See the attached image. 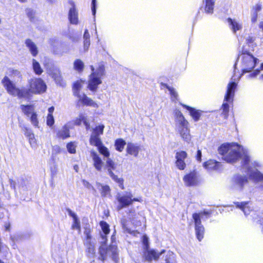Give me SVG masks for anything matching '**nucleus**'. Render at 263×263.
I'll return each instance as SVG.
<instances>
[{
	"instance_id": "38",
	"label": "nucleus",
	"mask_w": 263,
	"mask_h": 263,
	"mask_svg": "<svg viewBox=\"0 0 263 263\" xmlns=\"http://www.w3.org/2000/svg\"><path fill=\"white\" fill-rule=\"evenodd\" d=\"M32 67L33 71L36 74L41 75L43 71L40 63L35 59L32 60Z\"/></svg>"
},
{
	"instance_id": "20",
	"label": "nucleus",
	"mask_w": 263,
	"mask_h": 263,
	"mask_svg": "<svg viewBox=\"0 0 263 263\" xmlns=\"http://www.w3.org/2000/svg\"><path fill=\"white\" fill-rule=\"evenodd\" d=\"M90 157L93 161V165L98 171H101L103 162L99 155L95 151L90 152Z\"/></svg>"
},
{
	"instance_id": "51",
	"label": "nucleus",
	"mask_w": 263,
	"mask_h": 263,
	"mask_svg": "<svg viewBox=\"0 0 263 263\" xmlns=\"http://www.w3.org/2000/svg\"><path fill=\"white\" fill-rule=\"evenodd\" d=\"M26 12L28 16L29 17L30 20L31 21H33V18L34 15L33 11L30 9H27L26 10Z\"/></svg>"
},
{
	"instance_id": "29",
	"label": "nucleus",
	"mask_w": 263,
	"mask_h": 263,
	"mask_svg": "<svg viewBox=\"0 0 263 263\" xmlns=\"http://www.w3.org/2000/svg\"><path fill=\"white\" fill-rule=\"evenodd\" d=\"M140 150V146L133 143H128L126 147L127 153L135 157H137Z\"/></svg>"
},
{
	"instance_id": "40",
	"label": "nucleus",
	"mask_w": 263,
	"mask_h": 263,
	"mask_svg": "<svg viewBox=\"0 0 263 263\" xmlns=\"http://www.w3.org/2000/svg\"><path fill=\"white\" fill-rule=\"evenodd\" d=\"M99 153L103 155L104 157L108 158L110 156L109 152L107 147L101 144L100 145L97 146Z\"/></svg>"
},
{
	"instance_id": "33",
	"label": "nucleus",
	"mask_w": 263,
	"mask_h": 263,
	"mask_svg": "<svg viewBox=\"0 0 263 263\" xmlns=\"http://www.w3.org/2000/svg\"><path fill=\"white\" fill-rule=\"evenodd\" d=\"M21 108L23 112L28 117H30L32 114L35 112L33 105H22Z\"/></svg>"
},
{
	"instance_id": "39",
	"label": "nucleus",
	"mask_w": 263,
	"mask_h": 263,
	"mask_svg": "<svg viewBox=\"0 0 263 263\" xmlns=\"http://www.w3.org/2000/svg\"><path fill=\"white\" fill-rule=\"evenodd\" d=\"M125 144L126 142L124 140L122 139H118L116 140L115 145L117 151L122 152Z\"/></svg>"
},
{
	"instance_id": "13",
	"label": "nucleus",
	"mask_w": 263,
	"mask_h": 263,
	"mask_svg": "<svg viewBox=\"0 0 263 263\" xmlns=\"http://www.w3.org/2000/svg\"><path fill=\"white\" fill-rule=\"evenodd\" d=\"M193 218L195 223V230L196 237L200 241L204 236V228L201 223L200 215L199 213H194Z\"/></svg>"
},
{
	"instance_id": "34",
	"label": "nucleus",
	"mask_w": 263,
	"mask_h": 263,
	"mask_svg": "<svg viewBox=\"0 0 263 263\" xmlns=\"http://www.w3.org/2000/svg\"><path fill=\"white\" fill-rule=\"evenodd\" d=\"M98 189L101 191V196L106 197L110 195V188L108 185L97 183Z\"/></svg>"
},
{
	"instance_id": "22",
	"label": "nucleus",
	"mask_w": 263,
	"mask_h": 263,
	"mask_svg": "<svg viewBox=\"0 0 263 263\" xmlns=\"http://www.w3.org/2000/svg\"><path fill=\"white\" fill-rule=\"evenodd\" d=\"M24 135L28 139L29 144L32 148H35L37 146L36 140L32 131L27 127L24 128Z\"/></svg>"
},
{
	"instance_id": "63",
	"label": "nucleus",
	"mask_w": 263,
	"mask_h": 263,
	"mask_svg": "<svg viewBox=\"0 0 263 263\" xmlns=\"http://www.w3.org/2000/svg\"><path fill=\"white\" fill-rule=\"evenodd\" d=\"M54 111V107H50V108H49L48 109V111H49V114H52V112H53Z\"/></svg>"
},
{
	"instance_id": "41",
	"label": "nucleus",
	"mask_w": 263,
	"mask_h": 263,
	"mask_svg": "<svg viewBox=\"0 0 263 263\" xmlns=\"http://www.w3.org/2000/svg\"><path fill=\"white\" fill-rule=\"evenodd\" d=\"M87 246V250L89 253V256H93L95 254V245L91 243V242H86Z\"/></svg>"
},
{
	"instance_id": "1",
	"label": "nucleus",
	"mask_w": 263,
	"mask_h": 263,
	"mask_svg": "<svg viewBox=\"0 0 263 263\" xmlns=\"http://www.w3.org/2000/svg\"><path fill=\"white\" fill-rule=\"evenodd\" d=\"M218 153L222 157V159L228 163H235L239 159H242L243 167L247 170L249 168H260L262 164L258 161H251L248 150L241 145L236 143H224L218 148Z\"/></svg>"
},
{
	"instance_id": "11",
	"label": "nucleus",
	"mask_w": 263,
	"mask_h": 263,
	"mask_svg": "<svg viewBox=\"0 0 263 263\" xmlns=\"http://www.w3.org/2000/svg\"><path fill=\"white\" fill-rule=\"evenodd\" d=\"M248 183V179L247 176L236 175L232 179L231 189L234 191L240 192L243 190L244 186Z\"/></svg>"
},
{
	"instance_id": "58",
	"label": "nucleus",
	"mask_w": 263,
	"mask_h": 263,
	"mask_svg": "<svg viewBox=\"0 0 263 263\" xmlns=\"http://www.w3.org/2000/svg\"><path fill=\"white\" fill-rule=\"evenodd\" d=\"M9 182L11 189H13L14 190H15L16 186V182L12 179L9 180Z\"/></svg>"
},
{
	"instance_id": "23",
	"label": "nucleus",
	"mask_w": 263,
	"mask_h": 263,
	"mask_svg": "<svg viewBox=\"0 0 263 263\" xmlns=\"http://www.w3.org/2000/svg\"><path fill=\"white\" fill-rule=\"evenodd\" d=\"M228 23L234 33H236L237 31L241 30L242 28V23L236 19L228 18Z\"/></svg>"
},
{
	"instance_id": "28",
	"label": "nucleus",
	"mask_w": 263,
	"mask_h": 263,
	"mask_svg": "<svg viewBox=\"0 0 263 263\" xmlns=\"http://www.w3.org/2000/svg\"><path fill=\"white\" fill-rule=\"evenodd\" d=\"M25 44L32 55L33 57L36 56L39 53V50L36 44L30 39H27L25 41Z\"/></svg>"
},
{
	"instance_id": "19",
	"label": "nucleus",
	"mask_w": 263,
	"mask_h": 263,
	"mask_svg": "<svg viewBox=\"0 0 263 263\" xmlns=\"http://www.w3.org/2000/svg\"><path fill=\"white\" fill-rule=\"evenodd\" d=\"M203 167L208 172L219 171L221 168V164L214 160H209L203 164Z\"/></svg>"
},
{
	"instance_id": "5",
	"label": "nucleus",
	"mask_w": 263,
	"mask_h": 263,
	"mask_svg": "<svg viewBox=\"0 0 263 263\" xmlns=\"http://www.w3.org/2000/svg\"><path fill=\"white\" fill-rule=\"evenodd\" d=\"M2 83L9 95L17 96L19 98L28 97V91L26 89H20L16 87L15 84L7 76L4 77L2 80Z\"/></svg>"
},
{
	"instance_id": "32",
	"label": "nucleus",
	"mask_w": 263,
	"mask_h": 263,
	"mask_svg": "<svg viewBox=\"0 0 263 263\" xmlns=\"http://www.w3.org/2000/svg\"><path fill=\"white\" fill-rule=\"evenodd\" d=\"M52 77L54 79L57 84L62 87L65 86V83L63 81L59 70H55V71L52 74Z\"/></svg>"
},
{
	"instance_id": "18",
	"label": "nucleus",
	"mask_w": 263,
	"mask_h": 263,
	"mask_svg": "<svg viewBox=\"0 0 263 263\" xmlns=\"http://www.w3.org/2000/svg\"><path fill=\"white\" fill-rule=\"evenodd\" d=\"M187 157V154L185 151L177 152L175 158L176 159V165L177 168L180 170H183L186 166L184 160Z\"/></svg>"
},
{
	"instance_id": "49",
	"label": "nucleus",
	"mask_w": 263,
	"mask_h": 263,
	"mask_svg": "<svg viewBox=\"0 0 263 263\" xmlns=\"http://www.w3.org/2000/svg\"><path fill=\"white\" fill-rule=\"evenodd\" d=\"M90 44V40H84L83 48L84 51H86L88 50Z\"/></svg>"
},
{
	"instance_id": "54",
	"label": "nucleus",
	"mask_w": 263,
	"mask_h": 263,
	"mask_svg": "<svg viewBox=\"0 0 263 263\" xmlns=\"http://www.w3.org/2000/svg\"><path fill=\"white\" fill-rule=\"evenodd\" d=\"M67 211L68 212V214L69 215V216L71 217L73 219H74L77 218H78V216L77 215H76V213H74L72 211H71L70 209H67Z\"/></svg>"
},
{
	"instance_id": "4",
	"label": "nucleus",
	"mask_w": 263,
	"mask_h": 263,
	"mask_svg": "<svg viewBox=\"0 0 263 263\" xmlns=\"http://www.w3.org/2000/svg\"><path fill=\"white\" fill-rule=\"evenodd\" d=\"M91 73L89 76L88 81V88L92 91H96L98 86L102 83V78L105 74V68L104 65L100 63L95 68L90 65Z\"/></svg>"
},
{
	"instance_id": "9",
	"label": "nucleus",
	"mask_w": 263,
	"mask_h": 263,
	"mask_svg": "<svg viewBox=\"0 0 263 263\" xmlns=\"http://www.w3.org/2000/svg\"><path fill=\"white\" fill-rule=\"evenodd\" d=\"M28 96L31 93L41 94L45 92L47 86L41 78H32L28 81Z\"/></svg>"
},
{
	"instance_id": "25",
	"label": "nucleus",
	"mask_w": 263,
	"mask_h": 263,
	"mask_svg": "<svg viewBox=\"0 0 263 263\" xmlns=\"http://www.w3.org/2000/svg\"><path fill=\"white\" fill-rule=\"evenodd\" d=\"M215 3V0H203L202 4L204 12L207 14H212L214 11Z\"/></svg>"
},
{
	"instance_id": "14",
	"label": "nucleus",
	"mask_w": 263,
	"mask_h": 263,
	"mask_svg": "<svg viewBox=\"0 0 263 263\" xmlns=\"http://www.w3.org/2000/svg\"><path fill=\"white\" fill-rule=\"evenodd\" d=\"M116 167L115 162L111 159L109 158V157L107 158L106 161L105 168L107 171L108 174L115 181L118 183L119 186L123 189V180L122 178H118V177L115 175L112 172V170H115Z\"/></svg>"
},
{
	"instance_id": "62",
	"label": "nucleus",
	"mask_w": 263,
	"mask_h": 263,
	"mask_svg": "<svg viewBox=\"0 0 263 263\" xmlns=\"http://www.w3.org/2000/svg\"><path fill=\"white\" fill-rule=\"evenodd\" d=\"M255 12L257 13V12L261 10V6L260 4H257L255 7Z\"/></svg>"
},
{
	"instance_id": "12",
	"label": "nucleus",
	"mask_w": 263,
	"mask_h": 263,
	"mask_svg": "<svg viewBox=\"0 0 263 263\" xmlns=\"http://www.w3.org/2000/svg\"><path fill=\"white\" fill-rule=\"evenodd\" d=\"M104 126L100 125L96 126L91 133L90 137L89 142L91 145L98 146L102 144L100 136L103 133Z\"/></svg>"
},
{
	"instance_id": "50",
	"label": "nucleus",
	"mask_w": 263,
	"mask_h": 263,
	"mask_svg": "<svg viewBox=\"0 0 263 263\" xmlns=\"http://www.w3.org/2000/svg\"><path fill=\"white\" fill-rule=\"evenodd\" d=\"M4 228L5 230L6 231H10V227H11V224L9 220H7L4 223Z\"/></svg>"
},
{
	"instance_id": "45",
	"label": "nucleus",
	"mask_w": 263,
	"mask_h": 263,
	"mask_svg": "<svg viewBox=\"0 0 263 263\" xmlns=\"http://www.w3.org/2000/svg\"><path fill=\"white\" fill-rule=\"evenodd\" d=\"M254 40L255 38L253 36L249 35L246 37L245 43L248 45V46L253 47L254 44Z\"/></svg>"
},
{
	"instance_id": "60",
	"label": "nucleus",
	"mask_w": 263,
	"mask_h": 263,
	"mask_svg": "<svg viewBox=\"0 0 263 263\" xmlns=\"http://www.w3.org/2000/svg\"><path fill=\"white\" fill-rule=\"evenodd\" d=\"M83 185L88 189H93V186L87 181H83Z\"/></svg>"
},
{
	"instance_id": "7",
	"label": "nucleus",
	"mask_w": 263,
	"mask_h": 263,
	"mask_svg": "<svg viewBox=\"0 0 263 263\" xmlns=\"http://www.w3.org/2000/svg\"><path fill=\"white\" fill-rule=\"evenodd\" d=\"M237 85V82L233 81H231L228 85L227 93L224 99V101L226 102L223 103L221 107V115L224 119H227L228 117L229 112V105L228 103H231L233 101Z\"/></svg>"
},
{
	"instance_id": "2",
	"label": "nucleus",
	"mask_w": 263,
	"mask_h": 263,
	"mask_svg": "<svg viewBox=\"0 0 263 263\" xmlns=\"http://www.w3.org/2000/svg\"><path fill=\"white\" fill-rule=\"evenodd\" d=\"M258 62L259 59L250 52L246 46H243L234 64V73L231 78V81H238L241 76L246 73H249L246 76L247 79L256 78L259 74L260 69H254Z\"/></svg>"
},
{
	"instance_id": "43",
	"label": "nucleus",
	"mask_w": 263,
	"mask_h": 263,
	"mask_svg": "<svg viewBox=\"0 0 263 263\" xmlns=\"http://www.w3.org/2000/svg\"><path fill=\"white\" fill-rule=\"evenodd\" d=\"M67 149L68 152L70 154H75L76 153V145L74 142H70L67 144Z\"/></svg>"
},
{
	"instance_id": "27",
	"label": "nucleus",
	"mask_w": 263,
	"mask_h": 263,
	"mask_svg": "<svg viewBox=\"0 0 263 263\" xmlns=\"http://www.w3.org/2000/svg\"><path fill=\"white\" fill-rule=\"evenodd\" d=\"M100 225L103 232V233L101 234V237L103 240L102 242L105 243L107 240L106 235L108 234L110 232L109 226L106 222L104 221H101L100 222Z\"/></svg>"
},
{
	"instance_id": "48",
	"label": "nucleus",
	"mask_w": 263,
	"mask_h": 263,
	"mask_svg": "<svg viewBox=\"0 0 263 263\" xmlns=\"http://www.w3.org/2000/svg\"><path fill=\"white\" fill-rule=\"evenodd\" d=\"M142 243L143 245V250L149 248L148 238L147 236L144 235L142 237Z\"/></svg>"
},
{
	"instance_id": "3",
	"label": "nucleus",
	"mask_w": 263,
	"mask_h": 263,
	"mask_svg": "<svg viewBox=\"0 0 263 263\" xmlns=\"http://www.w3.org/2000/svg\"><path fill=\"white\" fill-rule=\"evenodd\" d=\"M174 114L176 130L184 141L189 143L191 140V136L189 128V122L179 110L175 109Z\"/></svg>"
},
{
	"instance_id": "10",
	"label": "nucleus",
	"mask_w": 263,
	"mask_h": 263,
	"mask_svg": "<svg viewBox=\"0 0 263 263\" xmlns=\"http://www.w3.org/2000/svg\"><path fill=\"white\" fill-rule=\"evenodd\" d=\"M116 199L119 202V205L117 207L118 211L131 205L134 201H140L139 198L133 197L130 192L118 193Z\"/></svg>"
},
{
	"instance_id": "44",
	"label": "nucleus",
	"mask_w": 263,
	"mask_h": 263,
	"mask_svg": "<svg viewBox=\"0 0 263 263\" xmlns=\"http://www.w3.org/2000/svg\"><path fill=\"white\" fill-rule=\"evenodd\" d=\"M18 187L20 192L26 190L27 189V182L23 180L18 181Z\"/></svg>"
},
{
	"instance_id": "36",
	"label": "nucleus",
	"mask_w": 263,
	"mask_h": 263,
	"mask_svg": "<svg viewBox=\"0 0 263 263\" xmlns=\"http://www.w3.org/2000/svg\"><path fill=\"white\" fill-rule=\"evenodd\" d=\"M108 256L112 257V259L116 260L117 255V247L115 245H110L107 248Z\"/></svg>"
},
{
	"instance_id": "35",
	"label": "nucleus",
	"mask_w": 263,
	"mask_h": 263,
	"mask_svg": "<svg viewBox=\"0 0 263 263\" xmlns=\"http://www.w3.org/2000/svg\"><path fill=\"white\" fill-rule=\"evenodd\" d=\"M84 68V63L80 59H77L73 62V68L78 72H82Z\"/></svg>"
},
{
	"instance_id": "24",
	"label": "nucleus",
	"mask_w": 263,
	"mask_h": 263,
	"mask_svg": "<svg viewBox=\"0 0 263 263\" xmlns=\"http://www.w3.org/2000/svg\"><path fill=\"white\" fill-rule=\"evenodd\" d=\"M181 105L189 110L190 116L192 117L194 121H198L201 115L202 111L200 110H197L194 108L189 106L186 105L181 104Z\"/></svg>"
},
{
	"instance_id": "64",
	"label": "nucleus",
	"mask_w": 263,
	"mask_h": 263,
	"mask_svg": "<svg viewBox=\"0 0 263 263\" xmlns=\"http://www.w3.org/2000/svg\"><path fill=\"white\" fill-rule=\"evenodd\" d=\"M259 27L260 29H261V30L263 32V22H261L260 23H259Z\"/></svg>"
},
{
	"instance_id": "15",
	"label": "nucleus",
	"mask_w": 263,
	"mask_h": 263,
	"mask_svg": "<svg viewBox=\"0 0 263 263\" xmlns=\"http://www.w3.org/2000/svg\"><path fill=\"white\" fill-rule=\"evenodd\" d=\"M166 253L165 250H162L161 252H158L154 249L149 248L143 250V258L145 261H152L153 260H158L160 256Z\"/></svg>"
},
{
	"instance_id": "57",
	"label": "nucleus",
	"mask_w": 263,
	"mask_h": 263,
	"mask_svg": "<svg viewBox=\"0 0 263 263\" xmlns=\"http://www.w3.org/2000/svg\"><path fill=\"white\" fill-rule=\"evenodd\" d=\"M201 157H202V153L201 151L200 150H198L197 152V155L196 156V160L198 162L201 161Z\"/></svg>"
},
{
	"instance_id": "21",
	"label": "nucleus",
	"mask_w": 263,
	"mask_h": 263,
	"mask_svg": "<svg viewBox=\"0 0 263 263\" xmlns=\"http://www.w3.org/2000/svg\"><path fill=\"white\" fill-rule=\"evenodd\" d=\"M234 203L237 208L240 209L243 211L246 216L249 215L252 211V209L250 206L251 203L249 201L236 202Z\"/></svg>"
},
{
	"instance_id": "31",
	"label": "nucleus",
	"mask_w": 263,
	"mask_h": 263,
	"mask_svg": "<svg viewBox=\"0 0 263 263\" xmlns=\"http://www.w3.org/2000/svg\"><path fill=\"white\" fill-rule=\"evenodd\" d=\"M161 85L168 89L171 96V99L173 102H176L178 100V95L175 88L167 85L166 84L162 83Z\"/></svg>"
},
{
	"instance_id": "53",
	"label": "nucleus",
	"mask_w": 263,
	"mask_h": 263,
	"mask_svg": "<svg viewBox=\"0 0 263 263\" xmlns=\"http://www.w3.org/2000/svg\"><path fill=\"white\" fill-rule=\"evenodd\" d=\"M12 76L13 77H17L21 78L22 77L20 71L17 70H13L12 71Z\"/></svg>"
},
{
	"instance_id": "16",
	"label": "nucleus",
	"mask_w": 263,
	"mask_h": 263,
	"mask_svg": "<svg viewBox=\"0 0 263 263\" xmlns=\"http://www.w3.org/2000/svg\"><path fill=\"white\" fill-rule=\"evenodd\" d=\"M68 3L70 6L68 14L69 22L73 25H78L79 24L78 10L73 1H69Z\"/></svg>"
},
{
	"instance_id": "17",
	"label": "nucleus",
	"mask_w": 263,
	"mask_h": 263,
	"mask_svg": "<svg viewBox=\"0 0 263 263\" xmlns=\"http://www.w3.org/2000/svg\"><path fill=\"white\" fill-rule=\"evenodd\" d=\"M183 180L185 185L187 186H196L200 181L199 176L195 171L191 172L185 175Z\"/></svg>"
},
{
	"instance_id": "37",
	"label": "nucleus",
	"mask_w": 263,
	"mask_h": 263,
	"mask_svg": "<svg viewBox=\"0 0 263 263\" xmlns=\"http://www.w3.org/2000/svg\"><path fill=\"white\" fill-rule=\"evenodd\" d=\"M100 257L99 259L102 261H104L107 256H108V252L107 251V248L102 245L99 248Z\"/></svg>"
},
{
	"instance_id": "52",
	"label": "nucleus",
	"mask_w": 263,
	"mask_h": 263,
	"mask_svg": "<svg viewBox=\"0 0 263 263\" xmlns=\"http://www.w3.org/2000/svg\"><path fill=\"white\" fill-rule=\"evenodd\" d=\"M96 0H92L91 3V10L93 15H95L96 13Z\"/></svg>"
},
{
	"instance_id": "46",
	"label": "nucleus",
	"mask_w": 263,
	"mask_h": 263,
	"mask_svg": "<svg viewBox=\"0 0 263 263\" xmlns=\"http://www.w3.org/2000/svg\"><path fill=\"white\" fill-rule=\"evenodd\" d=\"M72 229L78 230L79 231L81 230L80 222L79 220L78 217L73 219V223L72 224Z\"/></svg>"
},
{
	"instance_id": "59",
	"label": "nucleus",
	"mask_w": 263,
	"mask_h": 263,
	"mask_svg": "<svg viewBox=\"0 0 263 263\" xmlns=\"http://www.w3.org/2000/svg\"><path fill=\"white\" fill-rule=\"evenodd\" d=\"M89 38H90V35L88 32V31L87 29H86L85 30L84 33L83 39H84V40H90Z\"/></svg>"
},
{
	"instance_id": "47",
	"label": "nucleus",
	"mask_w": 263,
	"mask_h": 263,
	"mask_svg": "<svg viewBox=\"0 0 263 263\" xmlns=\"http://www.w3.org/2000/svg\"><path fill=\"white\" fill-rule=\"evenodd\" d=\"M47 125L50 127L52 126L54 123V119L52 114H48L47 117Z\"/></svg>"
},
{
	"instance_id": "42",
	"label": "nucleus",
	"mask_w": 263,
	"mask_h": 263,
	"mask_svg": "<svg viewBox=\"0 0 263 263\" xmlns=\"http://www.w3.org/2000/svg\"><path fill=\"white\" fill-rule=\"evenodd\" d=\"M30 120L31 124L35 127L39 128V121L37 118V114L36 112L32 114L30 116Z\"/></svg>"
},
{
	"instance_id": "56",
	"label": "nucleus",
	"mask_w": 263,
	"mask_h": 263,
	"mask_svg": "<svg viewBox=\"0 0 263 263\" xmlns=\"http://www.w3.org/2000/svg\"><path fill=\"white\" fill-rule=\"evenodd\" d=\"M121 224L123 228L127 232L130 233V230L126 227V220L125 219H122L121 220Z\"/></svg>"
},
{
	"instance_id": "55",
	"label": "nucleus",
	"mask_w": 263,
	"mask_h": 263,
	"mask_svg": "<svg viewBox=\"0 0 263 263\" xmlns=\"http://www.w3.org/2000/svg\"><path fill=\"white\" fill-rule=\"evenodd\" d=\"M85 235H86V242H90V239H91V235L90 234V231L89 230H86L84 232Z\"/></svg>"
},
{
	"instance_id": "30",
	"label": "nucleus",
	"mask_w": 263,
	"mask_h": 263,
	"mask_svg": "<svg viewBox=\"0 0 263 263\" xmlns=\"http://www.w3.org/2000/svg\"><path fill=\"white\" fill-rule=\"evenodd\" d=\"M74 124L80 125L82 122L85 126L86 129L88 130L90 127V124L87 121V117L84 114H80L79 117L74 121Z\"/></svg>"
},
{
	"instance_id": "61",
	"label": "nucleus",
	"mask_w": 263,
	"mask_h": 263,
	"mask_svg": "<svg viewBox=\"0 0 263 263\" xmlns=\"http://www.w3.org/2000/svg\"><path fill=\"white\" fill-rule=\"evenodd\" d=\"M257 13L254 12L252 16V18H251L252 22L253 23H255L257 20Z\"/></svg>"
},
{
	"instance_id": "6",
	"label": "nucleus",
	"mask_w": 263,
	"mask_h": 263,
	"mask_svg": "<svg viewBox=\"0 0 263 263\" xmlns=\"http://www.w3.org/2000/svg\"><path fill=\"white\" fill-rule=\"evenodd\" d=\"M2 83L9 95L17 96L19 98L28 97V91L26 89H20L16 87L15 84L7 76L4 77L2 80Z\"/></svg>"
},
{
	"instance_id": "26",
	"label": "nucleus",
	"mask_w": 263,
	"mask_h": 263,
	"mask_svg": "<svg viewBox=\"0 0 263 263\" xmlns=\"http://www.w3.org/2000/svg\"><path fill=\"white\" fill-rule=\"evenodd\" d=\"M70 126L68 124H65L61 129H59L57 133V136L58 138L62 139H65L70 137L69 134Z\"/></svg>"
},
{
	"instance_id": "8",
	"label": "nucleus",
	"mask_w": 263,
	"mask_h": 263,
	"mask_svg": "<svg viewBox=\"0 0 263 263\" xmlns=\"http://www.w3.org/2000/svg\"><path fill=\"white\" fill-rule=\"evenodd\" d=\"M84 81L79 80L76 82L73 85V92L74 96L79 99V102H81L83 105L98 107V106L91 99L88 98L84 93L80 94V90L81 89Z\"/></svg>"
}]
</instances>
